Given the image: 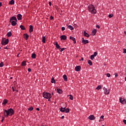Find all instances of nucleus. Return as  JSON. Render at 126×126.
Wrapping results in <instances>:
<instances>
[{
  "mask_svg": "<svg viewBox=\"0 0 126 126\" xmlns=\"http://www.w3.org/2000/svg\"><path fill=\"white\" fill-rule=\"evenodd\" d=\"M3 111L5 118H7L9 115L12 116L14 114V110L12 108H10L8 110L3 109Z\"/></svg>",
  "mask_w": 126,
  "mask_h": 126,
  "instance_id": "nucleus-1",
  "label": "nucleus"
},
{
  "mask_svg": "<svg viewBox=\"0 0 126 126\" xmlns=\"http://www.w3.org/2000/svg\"><path fill=\"white\" fill-rule=\"evenodd\" d=\"M88 10L89 12H91L93 14H95L97 12V11L95 9V7L93 4H90L88 6Z\"/></svg>",
  "mask_w": 126,
  "mask_h": 126,
  "instance_id": "nucleus-2",
  "label": "nucleus"
},
{
  "mask_svg": "<svg viewBox=\"0 0 126 126\" xmlns=\"http://www.w3.org/2000/svg\"><path fill=\"white\" fill-rule=\"evenodd\" d=\"M43 98L45 99H49V98H52V94L50 93L43 92L42 94Z\"/></svg>",
  "mask_w": 126,
  "mask_h": 126,
  "instance_id": "nucleus-3",
  "label": "nucleus"
},
{
  "mask_svg": "<svg viewBox=\"0 0 126 126\" xmlns=\"http://www.w3.org/2000/svg\"><path fill=\"white\" fill-rule=\"evenodd\" d=\"M103 90H104V94L105 95H109L110 94V90H108V89L104 87H103Z\"/></svg>",
  "mask_w": 126,
  "mask_h": 126,
  "instance_id": "nucleus-4",
  "label": "nucleus"
},
{
  "mask_svg": "<svg viewBox=\"0 0 126 126\" xmlns=\"http://www.w3.org/2000/svg\"><path fill=\"white\" fill-rule=\"evenodd\" d=\"M9 42V40L8 39H6L4 41L2 40L1 42V44L3 45V46H5V45H7L8 44V42Z\"/></svg>",
  "mask_w": 126,
  "mask_h": 126,
  "instance_id": "nucleus-5",
  "label": "nucleus"
},
{
  "mask_svg": "<svg viewBox=\"0 0 126 126\" xmlns=\"http://www.w3.org/2000/svg\"><path fill=\"white\" fill-rule=\"evenodd\" d=\"M119 101L120 102V103H121V104H122L123 105H126V100L125 98H120L119 99Z\"/></svg>",
  "mask_w": 126,
  "mask_h": 126,
  "instance_id": "nucleus-6",
  "label": "nucleus"
},
{
  "mask_svg": "<svg viewBox=\"0 0 126 126\" xmlns=\"http://www.w3.org/2000/svg\"><path fill=\"white\" fill-rule=\"evenodd\" d=\"M88 119L90 120V121H94V120H95V116L93 115H91L88 118Z\"/></svg>",
  "mask_w": 126,
  "mask_h": 126,
  "instance_id": "nucleus-7",
  "label": "nucleus"
},
{
  "mask_svg": "<svg viewBox=\"0 0 126 126\" xmlns=\"http://www.w3.org/2000/svg\"><path fill=\"white\" fill-rule=\"evenodd\" d=\"M82 43L83 45H86V44H88L89 43V41L88 40H85L84 39V38H82Z\"/></svg>",
  "mask_w": 126,
  "mask_h": 126,
  "instance_id": "nucleus-8",
  "label": "nucleus"
},
{
  "mask_svg": "<svg viewBox=\"0 0 126 126\" xmlns=\"http://www.w3.org/2000/svg\"><path fill=\"white\" fill-rule=\"evenodd\" d=\"M80 69H81V67L80 66H76L75 67V70L76 71H79V70H80Z\"/></svg>",
  "mask_w": 126,
  "mask_h": 126,
  "instance_id": "nucleus-9",
  "label": "nucleus"
},
{
  "mask_svg": "<svg viewBox=\"0 0 126 126\" xmlns=\"http://www.w3.org/2000/svg\"><path fill=\"white\" fill-rule=\"evenodd\" d=\"M12 20H15V21H17V19L15 16H13L10 18V22H11Z\"/></svg>",
  "mask_w": 126,
  "mask_h": 126,
  "instance_id": "nucleus-10",
  "label": "nucleus"
},
{
  "mask_svg": "<svg viewBox=\"0 0 126 126\" xmlns=\"http://www.w3.org/2000/svg\"><path fill=\"white\" fill-rule=\"evenodd\" d=\"M97 33V30L96 29L94 30L92 32V35L93 36H95V35H96V33Z\"/></svg>",
  "mask_w": 126,
  "mask_h": 126,
  "instance_id": "nucleus-11",
  "label": "nucleus"
},
{
  "mask_svg": "<svg viewBox=\"0 0 126 126\" xmlns=\"http://www.w3.org/2000/svg\"><path fill=\"white\" fill-rule=\"evenodd\" d=\"M66 36L64 35H63L60 36L61 40H66Z\"/></svg>",
  "mask_w": 126,
  "mask_h": 126,
  "instance_id": "nucleus-12",
  "label": "nucleus"
},
{
  "mask_svg": "<svg viewBox=\"0 0 126 126\" xmlns=\"http://www.w3.org/2000/svg\"><path fill=\"white\" fill-rule=\"evenodd\" d=\"M17 19L18 20H21V19H22V15L18 14L17 15Z\"/></svg>",
  "mask_w": 126,
  "mask_h": 126,
  "instance_id": "nucleus-13",
  "label": "nucleus"
},
{
  "mask_svg": "<svg viewBox=\"0 0 126 126\" xmlns=\"http://www.w3.org/2000/svg\"><path fill=\"white\" fill-rule=\"evenodd\" d=\"M70 40H72L74 43V44H76V40H75V38L73 37L70 36Z\"/></svg>",
  "mask_w": 126,
  "mask_h": 126,
  "instance_id": "nucleus-14",
  "label": "nucleus"
},
{
  "mask_svg": "<svg viewBox=\"0 0 126 126\" xmlns=\"http://www.w3.org/2000/svg\"><path fill=\"white\" fill-rule=\"evenodd\" d=\"M17 21H12L11 22V25L12 26H15V25H16L17 24Z\"/></svg>",
  "mask_w": 126,
  "mask_h": 126,
  "instance_id": "nucleus-15",
  "label": "nucleus"
},
{
  "mask_svg": "<svg viewBox=\"0 0 126 126\" xmlns=\"http://www.w3.org/2000/svg\"><path fill=\"white\" fill-rule=\"evenodd\" d=\"M24 38L26 39V40H28L29 38V35H28L27 33H24Z\"/></svg>",
  "mask_w": 126,
  "mask_h": 126,
  "instance_id": "nucleus-16",
  "label": "nucleus"
},
{
  "mask_svg": "<svg viewBox=\"0 0 126 126\" xmlns=\"http://www.w3.org/2000/svg\"><path fill=\"white\" fill-rule=\"evenodd\" d=\"M29 32L30 33H32V32H33V26L32 25L30 26Z\"/></svg>",
  "mask_w": 126,
  "mask_h": 126,
  "instance_id": "nucleus-17",
  "label": "nucleus"
},
{
  "mask_svg": "<svg viewBox=\"0 0 126 126\" xmlns=\"http://www.w3.org/2000/svg\"><path fill=\"white\" fill-rule=\"evenodd\" d=\"M7 99H5L3 100V102L2 103V105H6L7 104Z\"/></svg>",
  "mask_w": 126,
  "mask_h": 126,
  "instance_id": "nucleus-18",
  "label": "nucleus"
},
{
  "mask_svg": "<svg viewBox=\"0 0 126 126\" xmlns=\"http://www.w3.org/2000/svg\"><path fill=\"white\" fill-rule=\"evenodd\" d=\"M84 35L85 37H87V38H89V36H90L86 32H84Z\"/></svg>",
  "mask_w": 126,
  "mask_h": 126,
  "instance_id": "nucleus-19",
  "label": "nucleus"
},
{
  "mask_svg": "<svg viewBox=\"0 0 126 126\" xmlns=\"http://www.w3.org/2000/svg\"><path fill=\"white\" fill-rule=\"evenodd\" d=\"M55 46L57 49H59V50L60 49H61V46H60V45H59V43H58V42L56 43Z\"/></svg>",
  "mask_w": 126,
  "mask_h": 126,
  "instance_id": "nucleus-20",
  "label": "nucleus"
},
{
  "mask_svg": "<svg viewBox=\"0 0 126 126\" xmlns=\"http://www.w3.org/2000/svg\"><path fill=\"white\" fill-rule=\"evenodd\" d=\"M65 108H66V107H61L60 108V112H62V113H64Z\"/></svg>",
  "mask_w": 126,
  "mask_h": 126,
  "instance_id": "nucleus-21",
  "label": "nucleus"
},
{
  "mask_svg": "<svg viewBox=\"0 0 126 126\" xmlns=\"http://www.w3.org/2000/svg\"><path fill=\"white\" fill-rule=\"evenodd\" d=\"M57 92L59 94H62L63 93V90H61V89H57Z\"/></svg>",
  "mask_w": 126,
  "mask_h": 126,
  "instance_id": "nucleus-22",
  "label": "nucleus"
},
{
  "mask_svg": "<svg viewBox=\"0 0 126 126\" xmlns=\"http://www.w3.org/2000/svg\"><path fill=\"white\" fill-rule=\"evenodd\" d=\"M63 78L64 81H67V77L66 76V75H63Z\"/></svg>",
  "mask_w": 126,
  "mask_h": 126,
  "instance_id": "nucleus-23",
  "label": "nucleus"
},
{
  "mask_svg": "<svg viewBox=\"0 0 126 126\" xmlns=\"http://www.w3.org/2000/svg\"><path fill=\"white\" fill-rule=\"evenodd\" d=\"M12 35V33H11V32H9L7 33V37H11Z\"/></svg>",
  "mask_w": 126,
  "mask_h": 126,
  "instance_id": "nucleus-24",
  "label": "nucleus"
},
{
  "mask_svg": "<svg viewBox=\"0 0 126 126\" xmlns=\"http://www.w3.org/2000/svg\"><path fill=\"white\" fill-rule=\"evenodd\" d=\"M68 29H70V30H73L74 28L71 26V25H69L67 27Z\"/></svg>",
  "mask_w": 126,
  "mask_h": 126,
  "instance_id": "nucleus-25",
  "label": "nucleus"
},
{
  "mask_svg": "<svg viewBox=\"0 0 126 126\" xmlns=\"http://www.w3.org/2000/svg\"><path fill=\"white\" fill-rule=\"evenodd\" d=\"M21 65H22V66H26V62L23 61V62L22 63Z\"/></svg>",
  "mask_w": 126,
  "mask_h": 126,
  "instance_id": "nucleus-26",
  "label": "nucleus"
},
{
  "mask_svg": "<svg viewBox=\"0 0 126 126\" xmlns=\"http://www.w3.org/2000/svg\"><path fill=\"white\" fill-rule=\"evenodd\" d=\"M101 88L102 86H101V85H98L95 89L96 90H100V89H101Z\"/></svg>",
  "mask_w": 126,
  "mask_h": 126,
  "instance_id": "nucleus-27",
  "label": "nucleus"
},
{
  "mask_svg": "<svg viewBox=\"0 0 126 126\" xmlns=\"http://www.w3.org/2000/svg\"><path fill=\"white\" fill-rule=\"evenodd\" d=\"M32 59H36V54L35 53H33L32 55Z\"/></svg>",
  "mask_w": 126,
  "mask_h": 126,
  "instance_id": "nucleus-28",
  "label": "nucleus"
},
{
  "mask_svg": "<svg viewBox=\"0 0 126 126\" xmlns=\"http://www.w3.org/2000/svg\"><path fill=\"white\" fill-rule=\"evenodd\" d=\"M42 42L46 43V37L45 36L42 37Z\"/></svg>",
  "mask_w": 126,
  "mask_h": 126,
  "instance_id": "nucleus-29",
  "label": "nucleus"
},
{
  "mask_svg": "<svg viewBox=\"0 0 126 126\" xmlns=\"http://www.w3.org/2000/svg\"><path fill=\"white\" fill-rule=\"evenodd\" d=\"M20 28H21V30H25V27L23 25H21Z\"/></svg>",
  "mask_w": 126,
  "mask_h": 126,
  "instance_id": "nucleus-30",
  "label": "nucleus"
},
{
  "mask_svg": "<svg viewBox=\"0 0 126 126\" xmlns=\"http://www.w3.org/2000/svg\"><path fill=\"white\" fill-rule=\"evenodd\" d=\"M88 63L90 65H92V64H93V63H92V61H91V60H89L88 61Z\"/></svg>",
  "mask_w": 126,
  "mask_h": 126,
  "instance_id": "nucleus-31",
  "label": "nucleus"
},
{
  "mask_svg": "<svg viewBox=\"0 0 126 126\" xmlns=\"http://www.w3.org/2000/svg\"><path fill=\"white\" fill-rule=\"evenodd\" d=\"M9 4H14V0H11L9 1Z\"/></svg>",
  "mask_w": 126,
  "mask_h": 126,
  "instance_id": "nucleus-32",
  "label": "nucleus"
},
{
  "mask_svg": "<svg viewBox=\"0 0 126 126\" xmlns=\"http://www.w3.org/2000/svg\"><path fill=\"white\" fill-rule=\"evenodd\" d=\"M64 112L65 113H69V109H68V108L65 109Z\"/></svg>",
  "mask_w": 126,
  "mask_h": 126,
  "instance_id": "nucleus-33",
  "label": "nucleus"
},
{
  "mask_svg": "<svg viewBox=\"0 0 126 126\" xmlns=\"http://www.w3.org/2000/svg\"><path fill=\"white\" fill-rule=\"evenodd\" d=\"M65 50V48H61L59 49V51L60 52H63V51H64Z\"/></svg>",
  "mask_w": 126,
  "mask_h": 126,
  "instance_id": "nucleus-34",
  "label": "nucleus"
},
{
  "mask_svg": "<svg viewBox=\"0 0 126 126\" xmlns=\"http://www.w3.org/2000/svg\"><path fill=\"white\" fill-rule=\"evenodd\" d=\"M55 82H56V81H55V79H54V78H53L51 79V83H55Z\"/></svg>",
  "mask_w": 126,
  "mask_h": 126,
  "instance_id": "nucleus-35",
  "label": "nucleus"
},
{
  "mask_svg": "<svg viewBox=\"0 0 126 126\" xmlns=\"http://www.w3.org/2000/svg\"><path fill=\"white\" fill-rule=\"evenodd\" d=\"M69 99L70 100H73V96L71 94L69 95Z\"/></svg>",
  "mask_w": 126,
  "mask_h": 126,
  "instance_id": "nucleus-36",
  "label": "nucleus"
},
{
  "mask_svg": "<svg viewBox=\"0 0 126 126\" xmlns=\"http://www.w3.org/2000/svg\"><path fill=\"white\" fill-rule=\"evenodd\" d=\"M33 109H34V108H33V107H30V108L28 109V110H29V111H33Z\"/></svg>",
  "mask_w": 126,
  "mask_h": 126,
  "instance_id": "nucleus-37",
  "label": "nucleus"
},
{
  "mask_svg": "<svg viewBox=\"0 0 126 126\" xmlns=\"http://www.w3.org/2000/svg\"><path fill=\"white\" fill-rule=\"evenodd\" d=\"M3 66V62H1L0 63V67H2Z\"/></svg>",
  "mask_w": 126,
  "mask_h": 126,
  "instance_id": "nucleus-38",
  "label": "nucleus"
},
{
  "mask_svg": "<svg viewBox=\"0 0 126 126\" xmlns=\"http://www.w3.org/2000/svg\"><path fill=\"white\" fill-rule=\"evenodd\" d=\"M94 58L95 56H94V55H92L91 56V60H93V59H94Z\"/></svg>",
  "mask_w": 126,
  "mask_h": 126,
  "instance_id": "nucleus-39",
  "label": "nucleus"
},
{
  "mask_svg": "<svg viewBox=\"0 0 126 126\" xmlns=\"http://www.w3.org/2000/svg\"><path fill=\"white\" fill-rule=\"evenodd\" d=\"M97 52H94V55H93V56L94 57H96V56H97Z\"/></svg>",
  "mask_w": 126,
  "mask_h": 126,
  "instance_id": "nucleus-40",
  "label": "nucleus"
},
{
  "mask_svg": "<svg viewBox=\"0 0 126 126\" xmlns=\"http://www.w3.org/2000/svg\"><path fill=\"white\" fill-rule=\"evenodd\" d=\"M106 76L107 77H111V74L110 73H107L106 74Z\"/></svg>",
  "mask_w": 126,
  "mask_h": 126,
  "instance_id": "nucleus-41",
  "label": "nucleus"
},
{
  "mask_svg": "<svg viewBox=\"0 0 126 126\" xmlns=\"http://www.w3.org/2000/svg\"><path fill=\"white\" fill-rule=\"evenodd\" d=\"M123 54H126V49H123Z\"/></svg>",
  "mask_w": 126,
  "mask_h": 126,
  "instance_id": "nucleus-42",
  "label": "nucleus"
},
{
  "mask_svg": "<svg viewBox=\"0 0 126 126\" xmlns=\"http://www.w3.org/2000/svg\"><path fill=\"white\" fill-rule=\"evenodd\" d=\"M113 14H109L108 15V17H109V18H112V17H113Z\"/></svg>",
  "mask_w": 126,
  "mask_h": 126,
  "instance_id": "nucleus-43",
  "label": "nucleus"
},
{
  "mask_svg": "<svg viewBox=\"0 0 126 126\" xmlns=\"http://www.w3.org/2000/svg\"><path fill=\"white\" fill-rule=\"evenodd\" d=\"M64 30H65V28H64V27L62 28V31H64Z\"/></svg>",
  "mask_w": 126,
  "mask_h": 126,
  "instance_id": "nucleus-44",
  "label": "nucleus"
},
{
  "mask_svg": "<svg viewBox=\"0 0 126 126\" xmlns=\"http://www.w3.org/2000/svg\"><path fill=\"white\" fill-rule=\"evenodd\" d=\"M100 119H102V121H104V116L102 115V116L100 117Z\"/></svg>",
  "mask_w": 126,
  "mask_h": 126,
  "instance_id": "nucleus-45",
  "label": "nucleus"
},
{
  "mask_svg": "<svg viewBox=\"0 0 126 126\" xmlns=\"http://www.w3.org/2000/svg\"><path fill=\"white\" fill-rule=\"evenodd\" d=\"M96 27L98 28V29H100V26H99L98 25H97Z\"/></svg>",
  "mask_w": 126,
  "mask_h": 126,
  "instance_id": "nucleus-46",
  "label": "nucleus"
},
{
  "mask_svg": "<svg viewBox=\"0 0 126 126\" xmlns=\"http://www.w3.org/2000/svg\"><path fill=\"white\" fill-rule=\"evenodd\" d=\"M50 19L51 20H53V19H54V17H53V16H50Z\"/></svg>",
  "mask_w": 126,
  "mask_h": 126,
  "instance_id": "nucleus-47",
  "label": "nucleus"
},
{
  "mask_svg": "<svg viewBox=\"0 0 126 126\" xmlns=\"http://www.w3.org/2000/svg\"><path fill=\"white\" fill-rule=\"evenodd\" d=\"M4 120V117H2V120L1 121V123H2Z\"/></svg>",
  "mask_w": 126,
  "mask_h": 126,
  "instance_id": "nucleus-48",
  "label": "nucleus"
},
{
  "mask_svg": "<svg viewBox=\"0 0 126 126\" xmlns=\"http://www.w3.org/2000/svg\"><path fill=\"white\" fill-rule=\"evenodd\" d=\"M123 123H124L125 125H126V120H124Z\"/></svg>",
  "mask_w": 126,
  "mask_h": 126,
  "instance_id": "nucleus-49",
  "label": "nucleus"
},
{
  "mask_svg": "<svg viewBox=\"0 0 126 126\" xmlns=\"http://www.w3.org/2000/svg\"><path fill=\"white\" fill-rule=\"evenodd\" d=\"M28 70L29 72H31V68H29L28 69Z\"/></svg>",
  "mask_w": 126,
  "mask_h": 126,
  "instance_id": "nucleus-50",
  "label": "nucleus"
},
{
  "mask_svg": "<svg viewBox=\"0 0 126 126\" xmlns=\"http://www.w3.org/2000/svg\"><path fill=\"white\" fill-rule=\"evenodd\" d=\"M49 5H50V6H52V2H51V1H49Z\"/></svg>",
  "mask_w": 126,
  "mask_h": 126,
  "instance_id": "nucleus-51",
  "label": "nucleus"
},
{
  "mask_svg": "<svg viewBox=\"0 0 126 126\" xmlns=\"http://www.w3.org/2000/svg\"><path fill=\"white\" fill-rule=\"evenodd\" d=\"M12 89L13 92H14V91H15V90H14V88L12 87Z\"/></svg>",
  "mask_w": 126,
  "mask_h": 126,
  "instance_id": "nucleus-52",
  "label": "nucleus"
},
{
  "mask_svg": "<svg viewBox=\"0 0 126 126\" xmlns=\"http://www.w3.org/2000/svg\"><path fill=\"white\" fill-rule=\"evenodd\" d=\"M4 49H5V50H7V49H8V48L7 47V46H6L4 48Z\"/></svg>",
  "mask_w": 126,
  "mask_h": 126,
  "instance_id": "nucleus-53",
  "label": "nucleus"
},
{
  "mask_svg": "<svg viewBox=\"0 0 126 126\" xmlns=\"http://www.w3.org/2000/svg\"><path fill=\"white\" fill-rule=\"evenodd\" d=\"M36 111H40V108H36Z\"/></svg>",
  "mask_w": 126,
  "mask_h": 126,
  "instance_id": "nucleus-54",
  "label": "nucleus"
},
{
  "mask_svg": "<svg viewBox=\"0 0 126 126\" xmlns=\"http://www.w3.org/2000/svg\"><path fill=\"white\" fill-rule=\"evenodd\" d=\"M51 98H46V99H48L49 102H50V101H51Z\"/></svg>",
  "mask_w": 126,
  "mask_h": 126,
  "instance_id": "nucleus-55",
  "label": "nucleus"
},
{
  "mask_svg": "<svg viewBox=\"0 0 126 126\" xmlns=\"http://www.w3.org/2000/svg\"><path fill=\"white\" fill-rule=\"evenodd\" d=\"M1 5H2V3H1V2H0V7L1 6Z\"/></svg>",
  "mask_w": 126,
  "mask_h": 126,
  "instance_id": "nucleus-56",
  "label": "nucleus"
},
{
  "mask_svg": "<svg viewBox=\"0 0 126 126\" xmlns=\"http://www.w3.org/2000/svg\"><path fill=\"white\" fill-rule=\"evenodd\" d=\"M61 119H64V116H62Z\"/></svg>",
  "mask_w": 126,
  "mask_h": 126,
  "instance_id": "nucleus-57",
  "label": "nucleus"
},
{
  "mask_svg": "<svg viewBox=\"0 0 126 126\" xmlns=\"http://www.w3.org/2000/svg\"><path fill=\"white\" fill-rule=\"evenodd\" d=\"M117 76H118V74H115V77H117Z\"/></svg>",
  "mask_w": 126,
  "mask_h": 126,
  "instance_id": "nucleus-58",
  "label": "nucleus"
},
{
  "mask_svg": "<svg viewBox=\"0 0 126 126\" xmlns=\"http://www.w3.org/2000/svg\"><path fill=\"white\" fill-rule=\"evenodd\" d=\"M81 61H83V58H81Z\"/></svg>",
  "mask_w": 126,
  "mask_h": 126,
  "instance_id": "nucleus-59",
  "label": "nucleus"
},
{
  "mask_svg": "<svg viewBox=\"0 0 126 126\" xmlns=\"http://www.w3.org/2000/svg\"><path fill=\"white\" fill-rule=\"evenodd\" d=\"M17 57H19V54L17 55Z\"/></svg>",
  "mask_w": 126,
  "mask_h": 126,
  "instance_id": "nucleus-60",
  "label": "nucleus"
},
{
  "mask_svg": "<svg viewBox=\"0 0 126 126\" xmlns=\"http://www.w3.org/2000/svg\"><path fill=\"white\" fill-rule=\"evenodd\" d=\"M16 92H18V90H16Z\"/></svg>",
  "mask_w": 126,
  "mask_h": 126,
  "instance_id": "nucleus-61",
  "label": "nucleus"
},
{
  "mask_svg": "<svg viewBox=\"0 0 126 126\" xmlns=\"http://www.w3.org/2000/svg\"><path fill=\"white\" fill-rule=\"evenodd\" d=\"M10 79H12V77H10Z\"/></svg>",
  "mask_w": 126,
  "mask_h": 126,
  "instance_id": "nucleus-62",
  "label": "nucleus"
},
{
  "mask_svg": "<svg viewBox=\"0 0 126 126\" xmlns=\"http://www.w3.org/2000/svg\"><path fill=\"white\" fill-rule=\"evenodd\" d=\"M125 81H126V77H125Z\"/></svg>",
  "mask_w": 126,
  "mask_h": 126,
  "instance_id": "nucleus-63",
  "label": "nucleus"
},
{
  "mask_svg": "<svg viewBox=\"0 0 126 126\" xmlns=\"http://www.w3.org/2000/svg\"><path fill=\"white\" fill-rule=\"evenodd\" d=\"M102 126H105L104 125H102Z\"/></svg>",
  "mask_w": 126,
  "mask_h": 126,
  "instance_id": "nucleus-64",
  "label": "nucleus"
}]
</instances>
